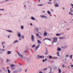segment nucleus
I'll return each instance as SVG.
<instances>
[{"instance_id":"f257e3e1","label":"nucleus","mask_w":73,"mask_h":73,"mask_svg":"<svg viewBox=\"0 0 73 73\" xmlns=\"http://www.w3.org/2000/svg\"><path fill=\"white\" fill-rule=\"evenodd\" d=\"M53 40H52V43H54V42H57V38L55 37L53 38Z\"/></svg>"},{"instance_id":"f03ea898","label":"nucleus","mask_w":73,"mask_h":73,"mask_svg":"<svg viewBox=\"0 0 73 73\" xmlns=\"http://www.w3.org/2000/svg\"><path fill=\"white\" fill-rule=\"evenodd\" d=\"M16 65L15 64H11L10 66L11 67V70H13V69H15V67H14V66H15Z\"/></svg>"},{"instance_id":"7ed1b4c3","label":"nucleus","mask_w":73,"mask_h":73,"mask_svg":"<svg viewBox=\"0 0 73 73\" xmlns=\"http://www.w3.org/2000/svg\"><path fill=\"white\" fill-rule=\"evenodd\" d=\"M17 53L19 55V57L21 58V59H23V56L21 54H19V52H17Z\"/></svg>"},{"instance_id":"20e7f679","label":"nucleus","mask_w":73,"mask_h":73,"mask_svg":"<svg viewBox=\"0 0 73 73\" xmlns=\"http://www.w3.org/2000/svg\"><path fill=\"white\" fill-rule=\"evenodd\" d=\"M40 17L41 18H44L45 19H46V16L44 15H41Z\"/></svg>"},{"instance_id":"39448f33","label":"nucleus","mask_w":73,"mask_h":73,"mask_svg":"<svg viewBox=\"0 0 73 73\" xmlns=\"http://www.w3.org/2000/svg\"><path fill=\"white\" fill-rule=\"evenodd\" d=\"M34 38H35L34 36H33V35H31V39L32 41H33L34 40Z\"/></svg>"},{"instance_id":"423d86ee","label":"nucleus","mask_w":73,"mask_h":73,"mask_svg":"<svg viewBox=\"0 0 73 73\" xmlns=\"http://www.w3.org/2000/svg\"><path fill=\"white\" fill-rule=\"evenodd\" d=\"M37 57L38 59H40V58H42V56H40V55H38Z\"/></svg>"},{"instance_id":"0eeeda50","label":"nucleus","mask_w":73,"mask_h":73,"mask_svg":"<svg viewBox=\"0 0 73 73\" xmlns=\"http://www.w3.org/2000/svg\"><path fill=\"white\" fill-rule=\"evenodd\" d=\"M48 40L50 41H51V39L49 38H45L43 39V41H45V40Z\"/></svg>"},{"instance_id":"6e6552de","label":"nucleus","mask_w":73,"mask_h":73,"mask_svg":"<svg viewBox=\"0 0 73 73\" xmlns=\"http://www.w3.org/2000/svg\"><path fill=\"white\" fill-rule=\"evenodd\" d=\"M18 36L19 37H21V34L20 33H19L18 34Z\"/></svg>"},{"instance_id":"1a4fd4ad","label":"nucleus","mask_w":73,"mask_h":73,"mask_svg":"<svg viewBox=\"0 0 73 73\" xmlns=\"http://www.w3.org/2000/svg\"><path fill=\"white\" fill-rule=\"evenodd\" d=\"M47 35V33L46 31H44V36H46Z\"/></svg>"},{"instance_id":"9d476101","label":"nucleus","mask_w":73,"mask_h":73,"mask_svg":"<svg viewBox=\"0 0 73 73\" xmlns=\"http://www.w3.org/2000/svg\"><path fill=\"white\" fill-rule=\"evenodd\" d=\"M38 48H39V46H37L36 47V48H35L36 50H37L38 49Z\"/></svg>"},{"instance_id":"9b49d317","label":"nucleus","mask_w":73,"mask_h":73,"mask_svg":"<svg viewBox=\"0 0 73 73\" xmlns=\"http://www.w3.org/2000/svg\"><path fill=\"white\" fill-rule=\"evenodd\" d=\"M8 54H11V52L10 51H9L7 53Z\"/></svg>"},{"instance_id":"f8f14e48","label":"nucleus","mask_w":73,"mask_h":73,"mask_svg":"<svg viewBox=\"0 0 73 73\" xmlns=\"http://www.w3.org/2000/svg\"><path fill=\"white\" fill-rule=\"evenodd\" d=\"M38 43L39 44H41V41H40V40H38Z\"/></svg>"},{"instance_id":"ddd939ff","label":"nucleus","mask_w":73,"mask_h":73,"mask_svg":"<svg viewBox=\"0 0 73 73\" xmlns=\"http://www.w3.org/2000/svg\"><path fill=\"white\" fill-rule=\"evenodd\" d=\"M47 12L49 15H51V13H50V11H48Z\"/></svg>"},{"instance_id":"4468645a","label":"nucleus","mask_w":73,"mask_h":73,"mask_svg":"<svg viewBox=\"0 0 73 73\" xmlns=\"http://www.w3.org/2000/svg\"><path fill=\"white\" fill-rule=\"evenodd\" d=\"M18 42V41L17 40H16L14 42V44H15V43H16V42Z\"/></svg>"},{"instance_id":"2eb2a0df","label":"nucleus","mask_w":73,"mask_h":73,"mask_svg":"<svg viewBox=\"0 0 73 73\" xmlns=\"http://www.w3.org/2000/svg\"><path fill=\"white\" fill-rule=\"evenodd\" d=\"M36 32H38V33H39L38 32V28H36Z\"/></svg>"},{"instance_id":"dca6fc26","label":"nucleus","mask_w":73,"mask_h":73,"mask_svg":"<svg viewBox=\"0 0 73 73\" xmlns=\"http://www.w3.org/2000/svg\"><path fill=\"white\" fill-rule=\"evenodd\" d=\"M49 58H50V59H51L52 58V56H50L49 57Z\"/></svg>"},{"instance_id":"f3484780","label":"nucleus","mask_w":73,"mask_h":73,"mask_svg":"<svg viewBox=\"0 0 73 73\" xmlns=\"http://www.w3.org/2000/svg\"><path fill=\"white\" fill-rule=\"evenodd\" d=\"M46 60H47V59L46 58V59H45V60H44L43 59V60H42V61H43V62H45V61H46Z\"/></svg>"},{"instance_id":"a211bd4d","label":"nucleus","mask_w":73,"mask_h":73,"mask_svg":"<svg viewBox=\"0 0 73 73\" xmlns=\"http://www.w3.org/2000/svg\"><path fill=\"white\" fill-rule=\"evenodd\" d=\"M70 11L71 12H73V9H72V8H70Z\"/></svg>"},{"instance_id":"6ab92c4d","label":"nucleus","mask_w":73,"mask_h":73,"mask_svg":"<svg viewBox=\"0 0 73 73\" xmlns=\"http://www.w3.org/2000/svg\"><path fill=\"white\" fill-rule=\"evenodd\" d=\"M59 54H60V53H59V52H57V56H59Z\"/></svg>"},{"instance_id":"aec40b11","label":"nucleus","mask_w":73,"mask_h":73,"mask_svg":"<svg viewBox=\"0 0 73 73\" xmlns=\"http://www.w3.org/2000/svg\"><path fill=\"white\" fill-rule=\"evenodd\" d=\"M69 14H70V15H71L72 16L73 15V14H72L71 12H70L69 13Z\"/></svg>"},{"instance_id":"412c9836","label":"nucleus","mask_w":73,"mask_h":73,"mask_svg":"<svg viewBox=\"0 0 73 73\" xmlns=\"http://www.w3.org/2000/svg\"><path fill=\"white\" fill-rule=\"evenodd\" d=\"M7 32H11L12 33V31L10 30H7Z\"/></svg>"},{"instance_id":"4be33fe9","label":"nucleus","mask_w":73,"mask_h":73,"mask_svg":"<svg viewBox=\"0 0 73 73\" xmlns=\"http://www.w3.org/2000/svg\"><path fill=\"white\" fill-rule=\"evenodd\" d=\"M7 70H8V73H10L11 72L9 70V69H7Z\"/></svg>"},{"instance_id":"5701e85b","label":"nucleus","mask_w":73,"mask_h":73,"mask_svg":"<svg viewBox=\"0 0 73 73\" xmlns=\"http://www.w3.org/2000/svg\"><path fill=\"white\" fill-rule=\"evenodd\" d=\"M60 35H61L58 33H57L56 34V36H60Z\"/></svg>"},{"instance_id":"b1692460","label":"nucleus","mask_w":73,"mask_h":73,"mask_svg":"<svg viewBox=\"0 0 73 73\" xmlns=\"http://www.w3.org/2000/svg\"><path fill=\"white\" fill-rule=\"evenodd\" d=\"M36 36H37L38 37H39V34H38V33H36Z\"/></svg>"},{"instance_id":"393cba45","label":"nucleus","mask_w":73,"mask_h":73,"mask_svg":"<svg viewBox=\"0 0 73 73\" xmlns=\"http://www.w3.org/2000/svg\"><path fill=\"white\" fill-rule=\"evenodd\" d=\"M31 19L32 20H35V18H34V17H31Z\"/></svg>"},{"instance_id":"a878e982","label":"nucleus","mask_w":73,"mask_h":73,"mask_svg":"<svg viewBox=\"0 0 73 73\" xmlns=\"http://www.w3.org/2000/svg\"><path fill=\"white\" fill-rule=\"evenodd\" d=\"M58 70L59 73H61V70H60V68H59Z\"/></svg>"},{"instance_id":"bb28decb","label":"nucleus","mask_w":73,"mask_h":73,"mask_svg":"<svg viewBox=\"0 0 73 73\" xmlns=\"http://www.w3.org/2000/svg\"><path fill=\"white\" fill-rule=\"evenodd\" d=\"M58 51H60L61 50V48H59L58 49Z\"/></svg>"},{"instance_id":"cd10ccee","label":"nucleus","mask_w":73,"mask_h":73,"mask_svg":"<svg viewBox=\"0 0 73 73\" xmlns=\"http://www.w3.org/2000/svg\"><path fill=\"white\" fill-rule=\"evenodd\" d=\"M55 7H58V4H56L55 5Z\"/></svg>"},{"instance_id":"c85d7f7f","label":"nucleus","mask_w":73,"mask_h":73,"mask_svg":"<svg viewBox=\"0 0 73 73\" xmlns=\"http://www.w3.org/2000/svg\"><path fill=\"white\" fill-rule=\"evenodd\" d=\"M21 28L22 29H23L24 28V27L23 26H22L21 27Z\"/></svg>"},{"instance_id":"c756f323","label":"nucleus","mask_w":73,"mask_h":73,"mask_svg":"<svg viewBox=\"0 0 73 73\" xmlns=\"http://www.w3.org/2000/svg\"><path fill=\"white\" fill-rule=\"evenodd\" d=\"M48 4H52V3L50 2H48Z\"/></svg>"},{"instance_id":"7c9ffc66","label":"nucleus","mask_w":73,"mask_h":73,"mask_svg":"<svg viewBox=\"0 0 73 73\" xmlns=\"http://www.w3.org/2000/svg\"><path fill=\"white\" fill-rule=\"evenodd\" d=\"M5 43V42H3L2 43V45H3L4 44H4Z\"/></svg>"},{"instance_id":"2f4dec72","label":"nucleus","mask_w":73,"mask_h":73,"mask_svg":"<svg viewBox=\"0 0 73 73\" xmlns=\"http://www.w3.org/2000/svg\"><path fill=\"white\" fill-rule=\"evenodd\" d=\"M35 46H36L35 45H34L32 46V48H34V47H35Z\"/></svg>"},{"instance_id":"473e14b6","label":"nucleus","mask_w":73,"mask_h":73,"mask_svg":"<svg viewBox=\"0 0 73 73\" xmlns=\"http://www.w3.org/2000/svg\"><path fill=\"white\" fill-rule=\"evenodd\" d=\"M62 66L63 67V68H64V67H65V66L64 65H62Z\"/></svg>"},{"instance_id":"72a5a7b5","label":"nucleus","mask_w":73,"mask_h":73,"mask_svg":"<svg viewBox=\"0 0 73 73\" xmlns=\"http://www.w3.org/2000/svg\"><path fill=\"white\" fill-rule=\"evenodd\" d=\"M9 60L8 59H7V62H9Z\"/></svg>"},{"instance_id":"f704fd0d","label":"nucleus","mask_w":73,"mask_h":73,"mask_svg":"<svg viewBox=\"0 0 73 73\" xmlns=\"http://www.w3.org/2000/svg\"><path fill=\"white\" fill-rule=\"evenodd\" d=\"M72 56V55H70V58H72V56Z\"/></svg>"},{"instance_id":"c9c22d12","label":"nucleus","mask_w":73,"mask_h":73,"mask_svg":"<svg viewBox=\"0 0 73 73\" xmlns=\"http://www.w3.org/2000/svg\"><path fill=\"white\" fill-rule=\"evenodd\" d=\"M64 37H61L59 38L60 39H62V38H64Z\"/></svg>"},{"instance_id":"e433bc0d","label":"nucleus","mask_w":73,"mask_h":73,"mask_svg":"<svg viewBox=\"0 0 73 73\" xmlns=\"http://www.w3.org/2000/svg\"><path fill=\"white\" fill-rule=\"evenodd\" d=\"M42 5H38V6H42Z\"/></svg>"},{"instance_id":"4c0bfd02","label":"nucleus","mask_w":73,"mask_h":73,"mask_svg":"<svg viewBox=\"0 0 73 73\" xmlns=\"http://www.w3.org/2000/svg\"><path fill=\"white\" fill-rule=\"evenodd\" d=\"M50 71L52 70V67H50Z\"/></svg>"},{"instance_id":"58836bf2","label":"nucleus","mask_w":73,"mask_h":73,"mask_svg":"<svg viewBox=\"0 0 73 73\" xmlns=\"http://www.w3.org/2000/svg\"><path fill=\"white\" fill-rule=\"evenodd\" d=\"M22 37L23 38H24V36H22Z\"/></svg>"},{"instance_id":"ea45409f","label":"nucleus","mask_w":73,"mask_h":73,"mask_svg":"<svg viewBox=\"0 0 73 73\" xmlns=\"http://www.w3.org/2000/svg\"><path fill=\"white\" fill-rule=\"evenodd\" d=\"M2 53H3L2 52H1V51H0V53L1 54Z\"/></svg>"},{"instance_id":"a19ab883","label":"nucleus","mask_w":73,"mask_h":73,"mask_svg":"<svg viewBox=\"0 0 73 73\" xmlns=\"http://www.w3.org/2000/svg\"><path fill=\"white\" fill-rule=\"evenodd\" d=\"M25 72H27V69H26L25 70Z\"/></svg>"},{"instance_id":"79ce46f5","label":"nucleus","mask_w":73,"mask_h":73,"mask_svg":"<svg viewBox=\"0 0 73 73\" xmlns=\"http://www.w3.org/2000/svg\"><path fill=\"white\" fill-rule=\"evenodd\" d=\"M2 69H3V70H5V68H4V67H3Z\"/></svg>"},{"instance_id":"37998d69","label":"nucleus","mask_w":73,"mask_h":73,"mask_svg":"<svg viewBox=\"0 0 73 73\" xmlns=\"http://www.w3.org/2000/svg\"><path fill=\"white\" fill-rule=\"evenodd\" d=\"M45 54H48V52H46Z\"/></svg>"},{"instance_id":"c03bdc74","label":"nucleus","mask_w":73,"mask_h":73,"mask_svg":"<svg viewBox=\"0 0 73 73\" xmlns=\"http://www.w3.org/2000/svg\"><path fill=\"white\" fill-rule=\"evenodd\" d=\"M69 55H66V57H68Z\"/></svg>"},{"instance_id":"a18cd8bd","label":"nucleus","mask_w":73,"mask_h":73,"mask_svg":"<svg viewBox=\"0 0 73 73\" xmlns=\"http://www.w3.org/2000/svg\"><path fill=\"white\" fill-rule=\"evenodd\" d=\"M27 51H28V50H27L26 51H25V52H27Z\"/></svg>"},{"instance_id":"49530a36","label":"nucleus","mask_w":73,"mask_h":73,"mask_svg":"<svg viewBox=\"0 0 73 73\" xmlns=\"http://www.w3.org/2000/svg\"><path fill=\"white\" fill-rule=\"evenodd\" d=\"M2 50H3V51H4V50H5L4 49H3Z\"/></svg>"},{"instance_id":"de8ad7c7","label":"nucleus","mask_w":73,"mask_h":73,"mask_svg":"<svg viewBox=\"0 0 73 73\" xmlns=\"http://www.w3.org/2000/svg\"><path fill=\"white\" fill-rule=\"evenodd\" d=\"M71 66V67H72V68H73V65H72Z\"/></svg>"},{"instance_id":"09e8293b","label":"nucleus","mask_w":73,"mask_h":73,"mask_svg":"<svg viewBox=\"0 0 73 73\" xmlns=\"http://www.w3.org/2000/svg\"><path fill=\"white\" fill-rule=\"evenodd\" d=\"M1 11H4V9H1Z\"/></svg>"},{"instance_id":"8fccbe9b","label":"nucleus","mask_w":73,"mask_h":73,"mask_svg":"<svg viewBox=\"0 0 73 73\" xmlns=\"http://www.w3.org/2000/svg\"><path fill=\"white\" fill-rule=\"evenodd\" d=\"M39 38H41V37L40 36H39Z\"/></svg>"},{"instance_id":"3c124183","label":"nucleus","mask_w":73,"mask_h":73,"mask_svg":"<svg viewBox=\"0 0 73 73\" xmlns=\"http://www.w3.org/2000/svg\"><path fill=\"white\" fill-rule=\"evenodd\" d=\"M44 70H47V68H45L44 69Z\"/></svg>"},{"instance_id":"603ef678","label":"nucleus","mask_w":73,"mask_h":73,"mask_svg":"<svg viewBox=\"0 0 73 73\" xmlns=\"http://www.w3.org/2000/svg\"><path fill=\"white\" fill-rule=\"evenodd\" d=\"M30 25H32V24L31 23H30Z\"/></svg>"},{"instance_id":"864d4df0","label":"nucleus","mask_w":73,"mask_h":73,"mask_svg":"<svg viewBox=\"0 0 73 73\" xmlns=\"http://www.w3.org/2000/svg\"><path fill=\"white\" fill-rule=\"evenodd\" d=\"M19 40H21V38H20Z\"/></svg>"},{"instance_id":"5fc2aeb1","label":"nucleus","mask_w":73,"mask_h":73,"mask_svg":"<svg viewBox=\"0 0 73 73\" xmlns=\"http://www.w3.org/2000/svg\"><path fill=\"white\" fill-rule=\"evenodd\" d=\"M71 5H72V6H73V4H71Z\"/></svg>"},{"instance_id":"6e6d98bb","label":"nucleus","mask_w":73,"mask_h":73,"mask_svg":"<svg viewBox=\"0 0 73 73\" xmlns=\"http://www.w3.org/2000/svg\"><path fill=\"white\" fill-rule=\"evenodd\" d=\"M25 7H26L25 5L24 6V8H25Z\"/></svg>"},{"instance_id":"4d7b16f0","label":"nucleus","mask_w":73,"mask_h":73,"mask_svg":"<svg viewBox=\"0 0 73 73\" xmlns=\"http://www.w3.org/2000/svg\"><path fill=\"white\" fill-rule=\"evenodd\" d=\"M39 73H42V72H40Z\"/></svg>"},{"instance_id":"13d9d810","label":"nucleus","mask_w":73,"mask_h":73,"mask_svg":"<svg viewBox=\"0 0 73 73\" xmlns=\"http://www.w3.org/2000/svg\"><path fill=\"white\" fill-rule=\"evenodd\" d=\"M8 38H10V37H9V36H8Z\"/></svg>"},{"instance_id":"bf43d9fd","label":"nucleus","mask_w":73,"mask_h":73,"mask_svg":"<svg viewBox=\"0 0 73 73\" xmlns=\"http://www.w3.org/2000/svg\"><path fill=\"white\" fill-rule=\"evenodd\" d=\"M40 1V0H38V2H39Z\"/></svg>"},{"instance_id":"052dcab7","label":"nucleus","mask_w":73,"mask_h":73,"mask_svg":"<svg viewBox=\"0 0 73 73\" xmlns=\"http://www.w3.org/2000/svg\"><path fill=\"white\" fill-rule=\"evenodd\" d=\"M63 9H65V8H64L63 7Z\"/></svg>"},{"instance_id":"680f3d73","label":"nucleus","mask_w":73,"mask_h":73,"mask_svg":"<svg viewBox=\"0 0 73 73\" xmlns=\"http://www.w3.org/2000/svg\"><path fill=\"white\" fill-rule=\"evenodd\" d=\"M9 0H5V1H8Z\"/></svg>"},{"instance_id":"e2e57ef3","label":"nucleus","mask_w":73,"mask_h":73,"mask_svg":"<svg viewBox=\"0 0 73 73\" xmlns=\"http://www.w3.org/2000/svg\"><path fill=\"white\" fill-rule=\"evenodd\" d=\"M49 0L50 1H52V0Z\"/></svg>"},{"instance_id":"0e129e2a","label":"nucleus","mask_w":73,"mask_h":73,"mask_svg":"<svg viewBox=\"0 0 73 73\" xmlns=\"http://www.w3.org/2000/svg\"><path fill=\"white\" fill-rule=\"evenodd\" d=\"M3 48H4V46H3Z\"/></svg>"},{"instance_id":"69168bd1","label":"nucleus","mask_w":73,"mask_h":73,"mask_svg":"<svg viewBox=\"0 0 73 73\" xmlns=\"http://www.w3.org/2000/svg\"><path fill=\"white\" fill-rule=\"evenodd\" d=\"M0 71L1 72V70H0Z\"/></svg>"},{"instance_id":"338daca9","label":"nucleus","mask_w":73,"mask_h":73,"mask_svg":"<svg viewBox=\"0 0 73 73\" xmlns=\"http://www.w3.org/2000/svg\"><path fill=\"white\" fill-rule=\"evenodd\" d=\"M43 12H45V11H43Z\"/></svg>"},{"instance_id":"774afa93","label":"nucleus","mask_w":73,"mask_h":73,"mask_svg":"<svg viewBox=\"0 0 73 73\" xmlns=\"http://www.w3.org/2000/svg\"><path fill=\"white\" fill-rule=\"evenodd\" d=\"M19 64H20V65H21V64H20V63H19Z\"/></svg>"}]
</instances>
